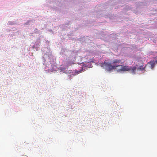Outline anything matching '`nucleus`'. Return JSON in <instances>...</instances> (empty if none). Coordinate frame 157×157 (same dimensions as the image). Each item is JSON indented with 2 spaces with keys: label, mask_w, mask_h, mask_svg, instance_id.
Wrapping results in <instances>:
<instances>
[{
  "label": "nucleus",
  "mask_w": 157,
  "mask_h": 157,
  "mask_svg": "<svg viewBox=\"0 0 157 157\" xmlns=\"http://www.w3.org/2000/svg\"><path fill=\"white\" fill-rule=\"evenodd\" d=\"M123 62H121L120 60L115 59L112 61V64H114L113 66H116V69H117V67L118 66H121V68L118 69L117 71L119 72L122 71H128L130 72L135 74L136 71V67L135 66L133 67L132 68L129 67V66H122L121 65L123 64Z\"/></svg>",
  "instance_id": "1"
},
{
  "label": "nucleus",
  "mask_w": 157,
  "mask_h": 157,
  "mask_svg": "<svg viewBox=\"0 0 157 157\" xmlns=\"http://www.w3.org/2000/svg\"><path fill=\"white\" fill-rule=\"evenodd\" d=\"M100 65L101 67L108 71H110L113 69H116V66L112 65L111 64L105 61L103 63H100Z\"/></svg>",
  "instance_id": "2"
},
{
  "label": "nucleus",
  "mask_w": 157,
  "mask_h": 157,
  "mask_svg": "<svg viewBox=\"0 0 157 157\" xmlns=\"http://www.w3.org/2000/svg\"><path fill=\"white\" fill-rule=\"evenodd\" d=\"M155 66V62L154 61L149 62L147 63L144 67L140 66L138 69L139 70H143L144 69L145 71H148L149 69H153Z\"/></svg>",
  "instance_id": "3"
},
{
  "label": "nucleus",
  "mask_w": 157,
  "mask_h": 157,
  "mask_svg": "<svg viewBox=\"0 0 157 157\" xmlns=\"http://www.w3.org/2000/svg\"><path fill=\"white\" fill-rule=\"evenodd\" d=\"M80 72H81V71H78V73H80Z\"/></svg>",
  "instance_id": "4"
}]
</instances>
